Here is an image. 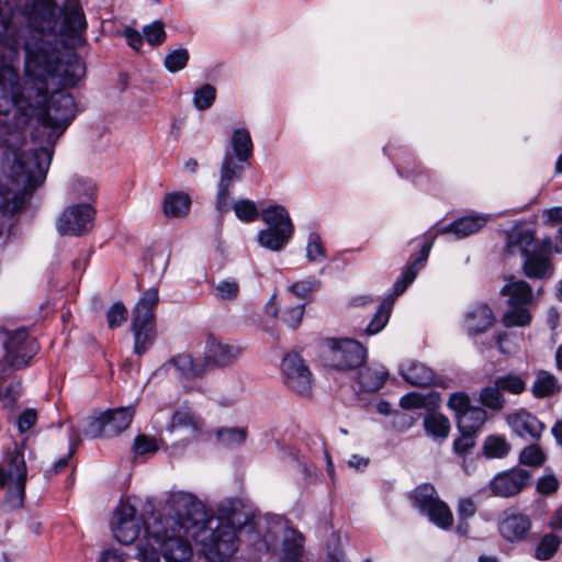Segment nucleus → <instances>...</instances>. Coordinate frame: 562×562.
Instances as JSON below:
<instances>
[{
  "label": "nucleus",
  "mask_w": 562,
  "mask_h": 562,
  "mask_svg": "<svg viewBox=\"0 0 562 562\" xmlns=\"http://www.w3.org/2000/svg\"><path fill=\"white\" fill-rule=\"evenodd\" d=\"M494 381L495 385H497L501 391L508 392L510 394L518 395L526 390L525 381L517 374H505L497 376Z\"/></svg>",
  "instance_id": "49530a36"
},
{
  "label": "nucleus",
  "mask_w": 562,
  "mask_h": 562,
  "mask_svg": "<svg viewBox=\"0 0 562 562\" xmlns=\"http://www.w3.org/2000/svg\"><path fill=\"white\" fill-rule=\"evenodd\" d=\"M226 150L233 153L234 158L249 162L254 151L249 131L244 127L236 128L231 137V146Z\"/></svg>",
  "instance_id": "cd10ccee"
},
{
  "label": "nucleus",
  "mask_w": 562,
  "mask_h": 562,
  "mask_svg": "<svg viewBox=\"0 0 562 562\" xmlns=\"http://www.w3.org/2000/svg\"><path fill=\"white\" fill-rule=\"evenodd\" d=\"M127 319V310L122 302H115L106 311V322L111 329L120 327Z\"/></svg>",
  "instance_id": "603ef678"
},
{
  "label": "nucleus",
  "mask_w": 562,
  "mask_h": 562,
  "mask_svg": "<svg viewBox=\"0 0 562 562\" xmlns=\"http://www.w3.org/2000/svg\"><path fill=\"white\" fill-rule=\"evenodd\" d=\"M495 322L494 314L485 303L472 305L464 314L463 325L469 335L486 331Z\"/></svg>",
  "instance_id": "5701e85b"
},
{
  "label": "nucleus",
  "mask_w": 562,
  "mask_h": 562,
  "mask_svg": "<svg viewBox=\"0 0 562 562\" xmlns=\"http://www.w3.org/2000/svg\"><path fill=\"white\" fill-rule=\"evenodd\" d=\"M267 228L258 234V243L272 251L281 250L293 235V225L288 211L281 205H271L261 212Z\"/></svg>",
  "instance_id": "6e6552de"
},
{
  "label": "nucleus",
  "mask_w": 562,
  "mask_h": 562,
  "mask_svg": "<svg viewBox=\"0 0 562 562\" xmlns=\"http://www.w3.org/2000/svg\"><path fill=\"white\" fill-rule=\"evenodd\" d=\"M306 258L311 262H321L326 259V251L321 236L317 233H311L308 235L306 245Z\"/></svg>",
  "instance_id": "3c124183"
},
{
  "label": "nucleus",
  "mask_w": 562,
  "mask_h": 562,
  "mask_svg": "<svg viewBox=\"0 0 562 562\" xmlns=\"http://www.w3.org/2000/svg\"><path fill=\"white\" fill-rule=\"evenodd\" d=\"M484 453L487 458H504L510 451V445L501 436H488L483 446Z\"/></svg>",
  "instance_id": "a19ab883"
},
{
  "label": "nucleus",
  "mask_w": 562,
  "mask_h": 562,
  "mask_svg": "<svg viewBox=\"0 0 562 562\" xmlns=\"http://www.w3.org/2000/svg\"><path fill=\"white\" fill-rule=\"evenodd\" d=\"M233 210L237 218L247 223L256 221L259 215L256 203L248 199L236 201L233 205Z\"/></svg>",
  "instance_id": "8fccbe9b"
},
{
  "label": "nucleus",
  "mask_w": 562,
  "mask_h": 562,
  "mask_svg": "<svg viewBox=\"0 0 562 562\" xmlns=\"http://www.w3.org/2000/svg\"><path fill=\"white\" fill-rule=\"evenodd\" d=\"M239 353V347L210 337L206 341L204 364L206 369L224 368L232 364L238 358Z\"/></svg>",
  "instance_id": "aec40b11"
},
{
  "label": "nucleus",
  "mask_w": 562,
  "mask_h": 562,
  "mask_svg": "<svg viewBox=\"0 0 562 562\" xmlns=\"http://www.w3.org/2000/svg\"><path fill=\"white\" fill-rule=\"evenodd\" d=\"M304 314V305L297 304L285 310L282 314V321L291 328H296L302 321Z\"/></svg>",
  "instance_id": "680f3d73"
},
{
  "label": "nucleus",
  "mask_w": 562,
  "mask_h": 562,
  "mask_svg": "<svg viewBox=\"0 0 562 562\" xmlns=\"http://www.w3.org/2000/svg\"><path fill=\"white\" fill-rule=\"evenodd\" d=\"M37 422V412L34 408L24 409L16 419V427L21 435L26 434L35 426Z\"/></svg>",
  "instance_id": "6e6d98bb"
},
{
  "label": "nucleus",
  "mask_w": 562,
  "mask_h": 562,
  "mask_svg": "<svg viewBox=\"0 0 562 562\" xmlns=\"http://www.w3.org/2000/svg\"><path fill=\"white\" fill-rule=\"evenodd\" d=\"M204 426L203 419L198 416L192 409L181 407L172 415L169 430L175 431L179 428H188L193 436H198Z\"/></svg>",
  "instance_id": "c756f323"
},
{
  "label": "nucleus",
  "mask_w": 562,
  "mask_h": 562,
  "mask_svg": "<svg viewBox=\"0 0 562 562\" xmlns=\"http://www.w3.org/2000/svg\"><path fill=\"white\" fill-rule=\"evenodd\" d=\"M510 429L524 439H540L546 426L531 413L519 409L506 416Z\"/></svg>",
  "instance_id": "6ab92c4d"
},
{
  "label": "nucleus",
  "mask_w": 562,
  "mask_h": 562,
  "mask_svg": "<svg viewBox=\"0 0 562 562\" xmlns=\"http://www.w3.org/2000/svg\"><path fill=\"white\" fill-rule=\"evenodd\" d=\"M66 21L75 30H85L87 27L85 14L78 4L68 8Z\"/></svg>",
  "instance_id": "bf43d9fd"
},
{
  "label": "nucleus",
  "mask_w": 562,
  "mask_h": 562,
  "mask_svg": "<svg viewBox=\"0 0 562 562\" xmlns=\"http://www.w3.org/2000/svg\"><path fill=\"white\" fill-rule=\"evenodd\" d=\"M476 506L471 498H462L458 503V515L461 519H468L474 516Z\"/></svg>",
  "instance_id": "338daca9"
},
{
  "label": "nucleus",
  "mask_w": 562,
  "mask_h": 562,
  "mask_svg": "<svg viewBox=\"0 0 562 562\" xmlns=\"http://www.w3.org/2000/svg\"><path fill=\"white\" fill-rule=\"evenodd\" d=\"M95 183L92 180H76L72 184V194L77 199L92 200L95 194Z\"/></svg>",
  "instance_id": "5fc2aeb1"
},
{
  "label": "nucleus",
  "mask_w": 562,
  "mask_h": 562,
  "mask_svg": "<svg viewBox=\"0 0 562 562\" xmlns=\"http://www.w3.org/2000/svg\"><path fill=\"white\" fill-rule=\"evenodd\" d=\"M143 33L146 41L153 46L160 45L166 40L164 24L160 21H155L151 24L144 26Z\"/></svg>",
  "instance_id": "864d4df0"
},
{
  "label": "nucleus",
  "mask_w": 562,
  "mask_h": 562,
  "mask_svg": "<svg viewBox=\"0 0 562 562\" xmlns=\"http://www.w3.org/2000/svg\"><path fill=\"white\" fill-rule=\"evenodd\" d=\"M55 5L52 0H33L22 8L26 24L16 27L12 21V5L9 0H0V69L5 65L16 67L20 48L25 50V41L38 34L45 38V30L55 24Z\"/></svg>",
  "instance_id": "7ed1b4c3"
},
{
  "label": "nucleus",
  "mask_w": 562,
  "mask_h": 562,
  "mask_svg": "<svg viewBox=\"0 0 562 562\" xmlns=\"http://www.w3.org/2000/svg\"><path fill=\"white\" fill-rule=\"evenodd\" d=\"M3 347L7 361L14 369L25 368L38 350L36 340L30 337L25 328L8 333Z\"/></svg>",
  "instance_id": "ddd939ff"
},
{
  "label": "nucleus",
  "mask_w": 562,
  "mask_h": 562,
  "mask_svg": "<svg viewBox=\"0 0 562 562\" xmlns=\"http://www.w3.org/2000/svg\"><path fill=\"white\" fill-rule=\"evenodd\" d=\"M239 290V283L235 279H225L214 286L213 294L217 301H235Z\"/></svg>",
  "instance_id": "c03bdc74"
},
{
  "label": "nucleus",
  "mask_w": 562,
  "mask_h": 562,
  "mask_svg": "<svg viewBox=\"0 0 562 562\" xmlns=\"http://www.w3.org/2000/svg\"><path fill=\"white\" fill-rule=\"evenodd\" d=\"M542 216L547 225L554 226L562 222V206L544 210Z\"/></svg>",
  "instance_id": "774afa93"
},
{
  "label": "nucleus",
  "mask_w": 562,
  "mask_h": 562,
  "mask_svg": "<svg viewBox=\"0 0 562 562\" xmlns=\"http://www.w3.org/2000/svg\"><path fill=\"white\" fill-rule=\"evenodd\" d=\"M531 528V520L528 515L517 508L506 509L498 521L501 536L509 542H518L526 539Z\"/></svg>",
  "instance_id": "a211bd4d"
},
{
  "label": "nucleus",
  "mask_w": 562,
  "mask_h": 562,
  "mask_svg": "<svg viewBox=\"0 0 562 562\" xmlns=\"http://www.w3.org/2000/svg\"><path fill=\"white\" fill-rule=\"evenodd\" d=\"M461 436L454 439L453 450L459 453H465L475 446L474 432L460 431Z\"/></svg>",
  "instance_id": "0e129e2a"
},
{
  "label": "nucleus",
  "mask_w": 562,
  "mask_h": 562,
  "mask_svg": "<svg viewBox=\"0 0 562 562\" xmlns=\"http://www.w3.org/2000/svg\"><path fill=\"white\" fill-rule=\"evenodd\" d=\"M507 249L510 254L519 252L524 259L538 251L535 231L526 226H515L507 234Z\"/></svg>",
  "instance_id": "412c9836"
},
{
  "label": "nucleus",
  "mask_w": 562,
  "mask_h": 562,
  "mask_svg": "<svg viewBox=\"0 0 562 562\" xmlns=\"http://www.w3.org/2000/svg\"><path fill=\"white\" fill-rule=\"evenodd\" d=\"M26 480L24 453L14 445L4 450L0 461V487H7V502L12 508L23 505Z\"/></svg>",
  "instance_id": "39448f33"
},
{
  "label": "nucleus",
  "mask_w": 562,
  "mask_h": 562,
  "mask_svg": "<svg viewBox=\"0 0 562 562\" xmlns=\"http://www.w3.org/2000/svg\"><path fill=\"white\" fill-rule=\"evenodd\" d=\"M501 293L508 297L510 307L528 305L532 302L533 295L530 285L524 280L508 279Z\"/></svg>",
  "instance_id": "a878e982"
},
{
  "label": "nucleus",
  "mask_w": 562,
  "mask_h": 562,
  "mask_svg": "<svg viewBox=\"0 0 562 562\" xmlns=\"http://www.w3.org/2000/svg\"><path fill=\"white\" fill-rule=\"evenodd\" d=\"M423 425L427 436L437 441L446 440L451 428L449 419L445 415L435 412L425 416Z\"/></svg>",
  "instance_id": "2f4dec72"
},
{
  "label": "nucleus",
  "mask_w": 562,
  "mask_h": 562,
  "mask_svg": "<svg viewBox=\"0 0 562 562\" xmlns=\"http://www.w3.org/2000/svg\"><path fill=\"white\" fill-rule=\"evenodd\" d=\"M413 505L428 519L441 529H449L453 524V516L448 505L442 502L436 488L428 483L418 485L411 495Z\"/></svg>",
  "instance_id": "1a4fd4ad"
},
{
  "label": "nucleus",
  "mask_w": 562,
  "mask_h": 562,
  "mask_svg": "<svg viewBox=\"0 0 562 562\" xmlns=\"http://www.w3.org/2000/svg\"><path fill=\"white\" fill-rule=\"evenodd\" d=\"M94 213L90 203L72 204L63 211L56 228L60 235L81 236L92 228Z\"/></svg>",
  "instance_id": "4468645a"
},
{
  "label": "nucleus",
  "mask_w": 562,
  "mask_h": 562,
  "mask_svg": "<svg viewBox=\"0 0 562 562\" xmlns=\"http://www.w3.org/2000/svg\"><path fill=\"white\" fill-rule=\"evenodd\" d=\"M439 400V394L435 392H429L427 394L409 392L401 397L400 406L403 409L422 408L429 405H437Z\"/></svg>",
  "instance_id": "e433bc0d"
},
{
  "label": "nucleus",
  "mask_w": 562,
  "mask_h": 562,
  "mask_svg": "<svg viewBox=\"0 0 562 562\" xmlns=\"http://www.w3.org/2000/svg\"><path fill=\"white\" fill-rule=\"evenodd\" d=\"M561 539L554 533H546L535 550V558L540 561L551 559L558 551Z\"/></svg>",
  "instance_id": "58836bf2"
},
{
  "label": "nucleus",
  "mask_w": 562,
  "mask_h": 562,
  "mask_svg": "<svg viewBox=\"0 0 562 562\" xmlns=\"http://www.w3.org/2000/svg\"><path fill=\"white\" fill-rule=\"evenodd\" d=\"M157 450L156 441L146 435H138L134 440V451L136 454L154 453Z\"/></svg>",
  "instance_id": "052dcab7"
},
{
  "label": "nucleus",
  "mask_w": 562,
  "mask_h": 562,
  "mask_svg": "<svg viewBox=\"0 0 562 562\" xmlns=\"http://www.w3.org/2000/svg\"><path fill=\"white\" fill-rule=\"evenodd\" d=\"M266 525L263 535L255 542L256 549L259 552L277 553L280 542H282L286 562H301L299 559L303 552L302 533L286 527L282 520H273Z\"/></svg>",
  "instance_id": "0eeeda50"
},
{
  "label": "nucleus",
  "mask_w": 562,
  "mask_h": 562,
  "mask_svg": "<svg viewBox=\"0 0 562 562\" xmlns=\"http://www.w3.org/2000/svg\"><path fill=\"white\" fill-rule=\"evenodd\" d=\"M215 99V87L210 83H204L195 90L193 95V105L200 111H205L213 105Z\"/></svg>",
  "instance_id": "a18cd8bd"
},
{
  "label": "nucleus",
  "mask_w": 562,
  "mask_h": 562,
  "mask_svg": "<svg viewBox=\"0 0 562 562\" xmlns=\"http://www.w3.org/2000/svg\"><path fill=\"white\" fill-rule=\"evenodd\" d=\"M415 418L405 412H396L392 418V426L395 430L404 432L408 430L415 423Z\"/></svg>",
  "instance_id": "69168bd1"
},
{
  "label": "nucleus",
  "mask_w": 562,
  "mask_h": 562,
  "mask_svg": "<svg viewBox=\"0 0 562 562\" xmlns=\"http://www.w3.org/2000/svg\"><path fill=\"white\" fill-rule=\"evenodd\" d=\"M403 379L415 386H429L435 383L434 371L424 363L412 361L401 368Z\"/></svg>",
  "instance_id": "bb28decb"
},
{
  "label": "nucleus",
  "mask_w": 562,
  "mask_h": 562,
  "mask_svg": "<svg viewBox=\"0 0 562 562\" xmlns=\"http://www.w3.org/2000/svg\"><path fill=\"white\" fill-rule=\"evenodd\" d=\"M387 375L384 367H366L360 370L358 375L359 389L362 392H375L384 385Z\"/></svg>",
  "instance_id": "7c9ffc66"
},
{
  "label": "nucleus",
  "mask_w": 562,
  "mask_h": 562,
  "mask_svg": "<svg viewBox=\"0 0 562 562\" xmlns=\"http://www.w3.org/2000/svg\"><path fill=\"white\" fill-rule=\"evenodd\" d=\"M486 411L479 406H470L457 417L459 431L476 432L486 422Z\"/></svg>",
  "instance_id": "72a5a7b5"
},
{
  "label": "nucleus",
  "mask_w": 562,
  "mask_h": 562,
  "mask_svg": "<svg viewBox=\"0 0 562 562\" xmlns=\"http://www.w3.org/2000/svg\"><path fill=\"white\" fill-rule=\"evenodd\" d=\"M159 295L156 288L146 290L133 311L132 330L134 334V352L144 355L156 338L155 308Z\"/></svg>",
  "instance_id": "423d86ee"
},
{
  "label": "nucleus",
  "mask_w": 562,
  "mask_h": 562,
  "mask_svg": "<svg viewBox=\"0 0 562 562\" xmlns=\"http://www.w3.org/2000/svg\"><path fill=\"white\" fill-rule=\"evenodd\" d=\"M531 473L520 468L497 473L488 483L492 495L497 497H512L528 486Z\"/></svg>",
  "instance_id": "f3484780"
},
{
  "label": "nucleus",
  "mask_w": 562,
  "mask_h": 562,
  "mask_svg": "<svg viewBox=\"0 0 562 562\" xmlns=\"http://www.w3.org/2000/svg\"><path fill=\"white\" fill-rule=\"evenodd\" d=\"M190 533L170 531L164 527L161 520L147 522L145 527L146 546L139 547V555L144 562H158V552L162 554L166 562H188L192 557Z\"/></svg>",
  "instance_id": "20e7f679"
},
{
  "label": "nucleus",
  "mask_w": 562,
  "mask_h": 562,
  "mask_svg": "<svg viewBox=\"0 0 562 562\" xmlns=\"http://www.w3.org/2000/svg\"><path fill=\"white\" fill-rule=\"evenodd\" d=\"M560 486L559 480L553 475H543L537 482V491L542 495L554 494Z\"/></svg>",
  "instance_id": "e2e57ef3"
},
{
  "label": "nucleus",
  "mask_w": 562,
  "mask_h": 562,
  "mask_svg": "<svg viewBox=\"0 0 562 562\" xmlns=\"http://www.w3.org/2000/svg\"><path fill=\"white\" fill-rule=\"evenodd\" d=\"M86 74L85 63L70 55L63 61L56 42L38 34L25 41L24 76L18 68L0 69V143L12 154L11 176L26 190L43 184L54 147L77 115L69 92Z\"/></svg>",
  "instance_id": "f257e3e1"
},
{
  "label": "nucleus",
  "mask_w": 562,
  "mask_h": 562,
  "mask_svg": "<svg viewBox=\"0 0 562 562\" xmlns=\"http://www.w3.org/2000/svg\"><path fill=\"white\" fill-rule=\"evenodd\" d=\"M5 158H7L8 162L10 164L9 165V177L15 184L20 186L22 189H21V191H13V190L9 189L7 186L0 183V210L3 213L14 214L19 210L22 209V206L25 203L26 196L31 195L33 193V191L29 192L23 184L18 183L12 178L11 170H10V168L12 166V154L10 151H8V149L5 150Z\"/></svg>",
  "instance_id": "4be33fe9"
},
{
  "label": "nucleus",
  "mask_w": 562,
  "mask_h": 562,
  "mask_svg": "<svg viewBox=\"0 0 562 562\" xmlns=\"http://www.w3.org/2000/svg\"><path fill=\"white\" fill-rule=\"evenodd\" d=\"M393 301L390 299H385L380 305L374 314L371 322L368 324L366 328L367 335H375L380 333L389 322L391 311H392Z\"/></svg>",
  "instance_id": "4c0bfd02"
},
{
  "label": "nucleus",
  "mask_w": 562,
  "mask_h": 562,
  "mask_svg": "<svg viewBox=\"0 0 562 562\" xmlns=\"http://www.w3.org/2000/svg\"><path fill=\"white\" fill-rule=\"evenodd\" d=\"M470 406V398L464 392L452 393L449 397L448 407L454 411L457 417Z\"/></svg>",
  "instance_id": "13d9d810"
},
{
  "label": "nucleus",
  "mask_w": 562,
  "mask_h": 562,
  "mask_svg": "<svg viewBox=\"0 0 562 562\" xmlns=\"http://www.w3.org/2000/svg\"><path fill=\"white\" fill-rule=\"evenodd\" d=\"M164 368L167 371L175 369L181 380L201 378L206 371L204 362L195 361L189 353H179L172 357Z\"/></svg>",
  "instance_id": "b1692460"
},
{
  "label": "nucleus",
  "mask_w": 562,
  "mask_h": 562,
  "mask_svg": "<svg viewBox=\"0 0 562 562\" xmlns=\"http://www.w3.org/2000/svg\"><path fill=\"white\" fill-rule=\"evenodd\" d=\"M367 349L357 340L344 338L331 341L327 361L340 371L353 370L363 364Z\"/></svg>",
  "instance_id": "f8f14e48"
},
{
  "label": "nucleus",
  "mask_w": 562,
  "mask_h": 562,
  "mask_svg": "<svg viewBox=\"0 0 562 562\" xmlns=\"http://www.w3.org/2000/svg\"><path fill=\"white\" fill-rule=\"evenodd\" d=\"M560 391L555 376L546 371H540L532 384L531 392L535 397L542 398L551 396Z\"/></svg>",
  "instance_id": "c9c22d12"
},
{
  "label": "nucleus",
  "mask_w": 562,
  "mask_h": 562,
  "mask_svg": "<svg viewBox=\"0 0 562 562\" xmlns=\"http://www.w3.org/2000/svg\"><path fill=\"white\" fill-rule=\"evenodd\" d=\"M189 59L190 54L187 48H176L166 55L164 66L169 72H178L187 67Z\"/></svg>",
  "instance_id": "79ce46f5"
},
{
  "label": "nucleus",
  "mask_w": 562,
  "mask_h": 562,
  "mask_svg": "<svg viewBox=\"0 0 562 562\" xmlns=\"http://www.w3.org/2000/svg\"><path fill=\"white\" fill-rule=\"evenodd\" d=\"M432 243H424L420 248V255L416 258L402 273V277L395 281L393 285V293L398 296L405 292L407 286L415 280L418 273V266L425 261L430 252Z\"/></svg>",
  "instance_id": "c85d7f7f"
},
{
  "label": "nucleus",
  "mask_w": 562,
  "mask_h": 562,
  "mask_svg": "<svg viewBox=\"0 0 562 562\" xmlns=\"http://www.w3.org/2000/svg\"><path fill=\"white\" fill-rule=\"evenodd\" d=\"M547 456L538 445L525 447L519 454V462L524 465L539 468L546 462Z\"/></svg>",
  "instance_id": "09e8293b"
},
{
  "label": "nucleus",
  "mask_w": 562,
  "mask_h": 562,
  "mask_svg": "<svg viewBox=\"0 0 562 562\" xmlns=\"http://www.w3.org/2000/svg\"><path fill=\"white\" fill-rule=\"evenodd\" d=\"M319 285V282L313 278L293 283L290 291L297 297L305 299Z\"/></svg>",
  "instance_id": "4d7b16f0"
},
{
  "label": "nucleus",
  "mask_w": 562,
  "mask_h": 562,
  "mask_svg": "<svg viewBox=\"0 0 562 562\" xmlns=\"http://www.w3.org/2000/svg\"><path fill=\"white\" fill-rule=\"evenodd\" d=\"M487 223V217L481 215H469L460 217L448 226L441 229L442 234L451 233L456 236L457 239L465 238L481 228H483Z\"/></svg>",
  "instance_id": "393cba45"
},
{
  "label": "nucleus",
  "mask_w": 562,
  "mask_h": 562,
  "mask_svg": "<svg viewBox=\"0 0 562 562\" xmlns=\"http://www.w3.org/2000/svg\"><path fill=\"white\" fill-rule=\"evenodd\" d=\"M112 531L115 539L122 544L133 543L139 536L140 521L136 516V508L122 503L114 512Z\"/></svg>",
  "instance_id": "dca6fc26"
},
{
  "label": "nucleus",
  "mask_w": 562,
  "mask_h": 562,
  "mask_svg": "<svg viewBox=\"0 0 562 562\" xmlns=\"http://www.w3.org/2000/svg\"><path fill=\"white\" fill-rule=\"evenodd\" d=\"M284 384L294 393L307 395L312 390V373L297 353L286 355L281 362Z\"/></svg>",
  "instance_id": "2eb2a0df"
},
{
  "label": "nucleus",
  "mask_w": 562,
  "mask_h": 562,
  "mask_svg": "<svg viewBox=\"0 0 562 562\" xmlns=\"http://www.w3.org/2000/svg\"><path fill=\"white\" fill-rule=\"evenodd\" d=\"M216 437L224 447L235 448L245 442L247 430L239 427L222 428L217 430Z\"/></svg>",
  "instance_id": "ea45409f"
},
{
  "label": "nucleus",
  "mask_w": 562,
  "mask_h": 562,
  "mask_svg": "<svg viewBox=\"0 0 562 562\" xmlns=\"http://www.w3.org/2000/svg\"><path fill=\"white\" fill-rule=\"evenodd\" d=\"M164 512V518L154 520H161L170 531L190 533L193 530V540L201 546L209 562H226L236 552L237 530L229 514L226 519H211L205 525L204 505L193 494L181 491L169 494Z\"/></svg>",
  "instance_id": "f03ea898"
},
{
  "label": "nucleus",
  "mask_w": 562,
  "mask_h": 562,
  "mask_svg": "<svg viewBox=\"0 0 562 562\" xmlns=\"http://www.w3.org/2000/svg\"><path fill=\"white\" fill-rule=\"evenodd\" d=\"M132 407L109 409L99 416L89 417L83 434L89 438H112L121 435L133 420Z\"/></svg>",
  "instance_id": "9d476101"
},
{
  "label": "nucleus",
  "mask_w": 562,
  "mask_h": 562,
  "mask_svg": "<svg viewBox=\"0 0 562 562\" xmlns=\"http://www.w3.org/2000/svg\"><path fill=\"white\" fill-rule=\"evenodd\" d=\"M481 403L494 411H499L504 407L505 398L502 391L497 385L486 386L480 393Z\"/></svg>",
  "instance_id": "de8ad7c7"
},
{
  "label": "nucleus",
  "mask_w": 562,
  "mask_h": 562,
  "mask_svg": "<svg viewBox=\"0 0 562 562\" xmlns=\"http://www.w3.org/2000/svg\"><path fill=\"white\" fill-rule=\"evenodd\" d=\"M524 272L530 279H543L552 274V266L548 257L538 251L524 259Z\"/></svg>",
  "instance_id": "473e14b6"
},
{
  "label": "nucleus",
  "mask_w": 562,
  "mask_h": 562,
  "mask_svg": "<svg viewBox=\"0 0 562 562\" xmlns=\"http://www.w3.org/2000/svg\"><path fill=\"white\" fill-rule=\"evenodd\" d=\"M520 305L510 307L503 316V324L506 327L526 326L531 322V314L526 307Z\"/></svg>",
  "instance_id": "37998d69"
},
{
  "label": "nucleus",
  "mask_w": 562,
  "mask_h": 562,
  "mask_svg": "<svg viewBox=\"0 0 562 562\" xmlns=\"http://www.w3.org/2000/svg\"><path fill=\"white\" fill-rule=\"evenodd\" d=\"M191 205L190 196L183 192L165 195L162 209L167 217H182L188 214Z\"/></svg>",
  "instance_id": "f704fd0d"
},
{
  "label": "nucleus",
  "mask_w": 562,
  "mask_h": 562,
  "mask_svg": "<svg viewBox=\"0 0 562 562\" xmlns=\"http://www.w3.org/2000/svg\"><path fill=\"white\" fill-rule=\"evenodd\" d=\"M250 162L234 158L233 153L225 150L217 183L215 207L220 214H224L231 209V188L241 180L243 175Z\"/></svg>",
  "instance_id": "9b49d317"
}]
</instances>
